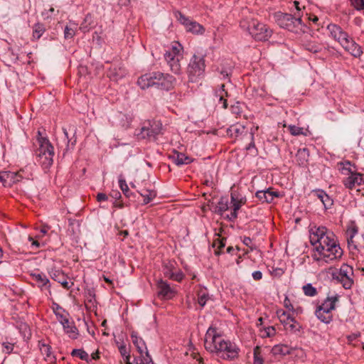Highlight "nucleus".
<instances>
[{
	"mask_svg": "<svg viewBox=\"0 0 364 364\" xmlns=\"http://www.w3.org/2000/svg\"><path fill=\"white\" fill-rule=\"evenodd\" d=\"M181 49H182L181 45L178 43V44H176V45L173 46L172 48H171V50H168V51H166V53H169L171 55H174L175 57L176 56H177V57H182V55L180 53Z\"/></svg>",
	"mask_w": 364,
	"mask_h": 364,
	"instance_id": "09e8293b",
	"label": "nucleus"
},
{
	"mask_svg": "<svg viewBox=\"0 0 364 364\" xmlns=\"http://www.w3.org/2000/svg\"><path fill=\"white\" fill-rule=\"evenodd\" d=\"M277 316L280 321L284 326H287L290 322L296 323L295 318L293 316H291L289 314H287L284 311H278Z\"/></svg>",
	"mask_w": 364,
	"mask_h": 364,
	"instance_id": "e433bc0d",
	"label": "nucleus"
},
{
	"mask_svg": "<svg viewBox=\"0 0 364 364\" xmlns=\"http://www.w3.org/2000/svg\"><path fill=\"white\" fill-rule=\"evenodd\" d=\"M284 306H285V308L288 309L289 311L294 310V306L291 304L289 299L287 296H286L284 299Z\"/></svg>",
	"mask_w": 364,
	"mask_h": 364,
	"instance_id": "4d7b16f0",
	"label": "nucleus"
},
{
	"mask_svg": "<svg viewBox=\"0 0 364 364\" xmlns=\"http://www.w3.org/2000/svg\"><path fill=\"white\" fill-rule=\"evenodd\" d=\"M205 68L204 58L194 55L191 59L187 68L189 81L192 82H196L204 74Z\"/></svg>",
	"mask_w": 364,
	"mask_h": 364,
	"instance_id": "0eeeda50",
	"label": "nucleus"
},
{
	"mask_svg": "<svg viewBox=\"0 0 364 364\" xmlns=\"http://www.w3.org/2000/svg\"><path fill=\"white\" fill-rule=\"evenodd\" d=\"M277 23L283 28L291 32L298 33L301 31L302 19L301 14H294L277 12L274 14Z\"/></svg>",
	"mask_w": 364,
	"mask_h": 364,
	"instance_id": "20e7f679",
	"label": "nucleus"
},
{
	"mask_svg": "<svg viewBox=\"0 0 364 364\" xmlns=\"http://www.w3.org/2000/svg\"><path fill=\"white\" fill-rule=\"evenodd\" d=\"M124 75V72L120 69L116 67L112 68L107 73V76L113 80H118V79L122 78Z\"/></svg>",
	"mask_w": 364,
	"mask_h": 364,
	"instance_id": "ea45409f",
	"label": "nucleus"
},
{
	"mask_svg": "<svg viewBox=\"0 0 364 364\" xmlns=\"http://www.w3.org/2000/svg\"><path fill=\"white\" fill-rule=\"evenodd\" d=\"M162 134V124L160 121H148L136 134L139 138L155 141L157 136Z\"/></svg>",
	"mask_w": 364,
	"mask_h": 364,
	"instance_id": "423d86ee",
	"label": "nucleus"
},
{
	"mask_svg": "<svg viewBox=\"0 0 364 364\" xmlns=\"http://www.w3.org/2000/svg\"><path fill=\"white\" fill-rule=\"evenodd\" d=\"M338 166L341 173L348 176L357 172L355 166L352 165L349 161L340 162L338 164Z\"/></svg>",
	"mask_w": 364,
	"mask_h": 364,
	"instance_id": "a878e982",
	"label": "nucleus"
},
{
	"mask_svg": "<svg viewBox=\"0 0 364 364\" xmlns=\"http://www.w3.org/2000/svg\"><path fill=\"white\" fill-rule=\"evenodd\" d=\"M108 199L107 196L103 193H99L97 196V200L98 202L105 201Z\"/></svg>",
	"mask_w": 364,
	"mask_h": 364,
	"instance_id": "bf43d9fd",
	"label": "nucleus"
},
{
	"mask_svg": "<svg viewBox=\"0 0 364 364\" xmlns=\"http://www.w3.org/2000/svg\"><path fill=\"white\" fill-rule=\"evenodd\" d=\"M15 172L1 171L0 172V182L4 186H10L11 183L18 182L19 179L16 178Z\"/></svg>",
	"mask_w": 364,
	"mask_h": 364,
	"instance_id": "b1692460",
	"label": "nucleus"
},
{
	"mask_svg": "<svg viewBox=\"0 0 364 364\" xmlns=\"http://www.w3.org/2000/svg\"><path fill=\"white\" fill-rule=\"evenodd\" d=\"M16 174V178L30 180L32 179L33 173L31 172V166H26L25 168L21 169L18 172L15 173Z\"/></svg>",
	"mask_w": 364,
	"mask_h": 364,
	"instance_id": "f704fd0d",
	"label": "nucleus"
},
{
	"mask_svg": "<svg viewBox=\"0 0 364 364\" xmlns=\"http://www.w3.org/2000/svg\"><path fill=\"white\" fill-rule=\"evenodd\" d=\"M204 346L210 353H216L221 358L232 360L238 358L240 348L230 341L224 340L216 328L210 326L206 331Z\"/></svg>",
	"mask_w": 364,
	"mask_h": 364,
	"instance_id": "f257e3e1",
	"label": "nucleus"
},
{
	"mask_svg": "<svg viewBox=\"0 0 364 364\" xmlns=\"http://www.w3.org/2000/svg\"><path fill=\"white\" fill-rule=\"evenodd\" d=\"M50 277L61 284V285L66 289H69L70 286L69 285L68 282L64 274L59 269H52L50 272Z\"/></svg>",
	"mask_w": 364,
	"mask_h": 364,
	"instance_id": "5701e85b",
	"label": "nucleus"
},
{
	"mask_svg": "<svg viewBox=\"0 0 364 364\" xmlns=\"http://www.w3.org/2000/svg\"><path fill=\"white\" fill-rule=\"evenodd\" d=\"M267 336L271 337L274 336L276 333V330L273 326H269L265 329Z\"/></svg>",
	"mask_w": 364,
	"mask_h": 364,
	"instance_id": "13d9d810",
	"label": "nucleus"
},
{
	"mask_svg": "<svg viewBox=\"0 0 364 364\" xmlns=\"http://www.w3.org/2000/svg\"><path fill=\"white\" fill-rule=\"evenodd\" d=\"M343 183L346 188L353 189L363 184L364 181L362 174L356 172L343 179Z\"/></svg>",
	"mask_w": 364,
	"mask_h": 364,
	"instance_id": "dca6fc26",
	"label": "nucleus"
},
{
	"mask_svg": "<svg viewBox=\"0 0 364 364\" xmlns=\"http://www.w3.org/2000/svg\"><path fill=\"white\" fill-rule=\"evenodd\" d=\"M178 19L181 23L186 26L188 31L192 32L193 33L202 34L205 31V28L202 25L196 21L189 19L181 12H178Z\"/></svg>",
	"mask_w": 364,
	"mask_h": 364,
	"instance_id": "ddd939ff",
	"label": "nucleus"
},
{
	"mask_svg": "<svg viewBox=\"0 0 364 364\" xmlns=\"http://www.w3.org/2000/svg\"><path fill=\"white\" fill-rule=\"evenodd\" d=\"M139 193L144 198V204L150 203L156 196V192L151 190H142Z\"/></svg>",
	"mask_w": 364,
	"mask_h": 364,
	"instance_id": "a19ab883",
	"label": "nucleus"
},
{
	"mask_svg": "<svg viewBox=\"0 0 364 364\" xmlns=\"http://www.w3.org/2000/svg\"><path fill=\"white\" fill-rule=\"evenodd\" d=\"M309 156V150L306 148L299 149L296 154V159L300 166H304Z\"/></svg>",
	"mask_w": 364,
	"mask_h": 364,
	"instance_id": "2f4dec72",
	"label": "nucleus"
},
{
	"mask_svg": "<svg viewBox=\"0 0 364 364\" xmlns=\"http://www.w3.org/2000/svg\"><path fill=\"white\" fill-rule=\"evenodd\" d=\"M294 4L295 8H296V9L297 11V12L295 13L294 14H299L302 15V13L301 12V8L299 6V4H300L299 2L297 1H294Z\"/></svg>",
	"mask_w": 364,
	"mask_h": 364,
	"instance_id": "774afa93",
	"label": "nucleus"
},
{
	"mask_svg": "<svg viewBox=\"0 0 364 364\" xmlns=\"http://www.w3.org/2000/svg\"><path fill=\"white\" fill-rule=\"evenodd\" d=\"M293 348L283 344L275 345L271 350L274 355L284 356L291 353Z\"/></svg>",
	"mask_w": 364,
	"mask_h": 364,
	"instance_id": "bb28decb",
	"label": "nucleus"
},
{
	"mask_svg": "<svg viewBox=\"0 0 364 364\" xmlns=\"http://www.w3.org/2000/svg\"><path fill=\"white\" fill-rule=\"evenodd\" d=\"M132 342L140 354V362L137 364H154V362L149 354L144 341L137 336V333L132 331L131 333Z\"/></svg>",
	"mask_w": 364,
	"mask_h": 364,
	"instance_id": "1a4fd4ad",
	"label": "nucleus"
},
{
	"mask_svg": "<svg viewBox=\"0 0 364 364\" xmlns=\"http://www.w3.org/2000/svg\"><path fill=\"white\" fill-rule=\"evenodd\" d=\"M358 233V228L354 226L347 230L346 237L348 247L350 248L353 247L354 249L356 248V245L354 244L353 238Z\"/></svg>",
	"mask_w": 364,
	"mask_h": 364,
	"instance_id": "72a5a7b5",
	"label": "nucleus"
},
{
	"mask_svg": "<svg viewBox=\"0 0 364 364\" xmlns=\"http://www.w3.org/2000/svg\"><path fill=\"white\" fill-rule=\"evenodd\" d=\"M77 24L74 22H69L68 25L65 26L64 29V38L65 39H71L73 38L75 33L77 30Z\"/></svg>",
	"mask_w": 364,
	"mask_h": 364,
	"instance_id": "473e14b6",
	"label": "nucleus"
},
{
	"mask_svg": "<svg viewBox=\"0 0 364 364\" xmlns=\"http://www.w3.org/2000/svg\"><path fill=\"white\" fill-rule=\"evenodd\" d=\"M69 314L65 311L57 314V319L63 327L64 331L71 339H76L78 336V330L73 322H70Z\"/></svg>",
	"mask_w": 364,
	"mask_h": 364,
	"instance_id": "9d476101",
	"label": "nucleus"
},
{
	"mask_svg": "<svg viewBox=\"0 0 364 364\" xmlns=\"http://www.w3.org/2000/svg\"><path fill=\"white\" fill-rule=\"evenodd\" d=\"M315 194L318 197V198L320 199L321 203L323 204V206L326 209L331 208L333 205V201L330 198L328 195L326 193L325 191L322 190H316L314 191Z\"/></svg>",
	"mask_w": 364,
	"mask_h": 364,
	"instance_id": "cd10ccee",
	"label": "nucleus"
},
{
	"mask_svg": "<svg viewBox=\"0 0 364 364\" xmlns=\"http://www.w3.org/2000/svg\"><path fill=\"white\" fill-rule=\"evenodd\" d=\"M328 28L332 37L338 41L341 45L349 37L347 33L343 31L340 26L336 24L328 25Z\"/></svg>",
	"mask_w": 364,
	"mask_h": 364,
	"instance_id": "a211bd4d",
	"label": "nucleus"
},
{
	"mask_svg": "<svg viewBox=\"0 0 364 364\" xmlns=\"http://www.w3.org/2000/svg\"><path fill=\"white\" fill-rule=\"evenodd\" d=\"M231 200L233 204V210L237 211L240 208L242 203H244L242 199L238 200L235 193H231Z\"/></svg>",
	"mask_w": 364,
	"mask_h": 364,
	"instance_id": "a18cd8bd",
	"label": "nucleus"
},
{
	"mask_svg": "<svg viewBox=\"0 0 364 364\" xmlns=\"http://www.w3.org/2000/svg\"><path fill=\"white\" fill-rule=\"evenodd\" d=\"M314 237H316L315 242L313 241V238L311 240V242L314 246V245L321 243V241H323V240H326V238L328 240L332 237H335V235L333 232L328 230L325 227H319L314 232Z\"/></svg>",
	"mask_w": 364,
	"mask_h": 364,
	"instance_id": "6ab92c4d",
	"label": "nucleus"
},
{
	"mask_svg": "<svg viewBox=\"0 0 364 364\" xmlns=\"http://www.w3.org/2000/svg\"><path fill=\"white\" fill-rule=\"evenodd\" d=\"M255 196L262 203H272L275 198L279 197V193L277 191H273L271 188L264 191H258L255 193Z\"/></svg>",
	"mask_w": 364,
	"mask_h": 364,
	"instance_id": "f3484780",
	"label": "nucleus"
},
{
	"mask_svg": "<svg viewBox=\"0 0 364 364\" xmlns=\"http://www.w3.org/2000/svg\"><path fill=\"white\" fill-rule=\"evenodd\" d=\"M225 240L226 239L225 238H222V239H220V238H217L215 241H214V244H213V246L217 248V250L215 251V254L216 255H218L220 253V250L225 247Z\"/></svg>",
	"mask_w": 364,
	"mask_h": 364,
	"instance_id": "49530a36",
	"label": "nucleus"
},
{
	"mask_svg": "<svg viewBox=\"0 0 364 364\" xmlns=\"http://www.w3.org/2000/svg\"><path fill=\"white\" fill-rule=\"evenodd\" d=\"M228 209V198L227 197H221L216 207L215 212L222 215Z\"/></svg>",
	"mask_w": 364,
	"mask_h": 364,
	"instance_id": "c9c22d12",
	"label": "nucleus"
},
{
	"mask_svg": "<svg viewBox=\"0 0 364 364\" xmlns=\"http://www.w3.org/2000/svg\"><path fill=\"white\" fill-rule=\"evenodd\" d=\"M248 31L250 34L257 41H267L272 36V31L267 26L256 20L249 23Z\"/></svg>",
	"mask_w": 364,
	"mask_h": 364,
	"instance_id": "6e6552de",
	"label": "nucleus"
},
{
	"mask_svg": "<svg viewBox=\"0 0 364 364\" xmlns=\"http://www.w3.org/2000/svg\"><path fill=\"white\" fill-rule=\"evenodd\" d=\"M215 96L218 98V101L223 103V107L226 109L228 107V102L225 97L228 96V92L225 90V85H221L219 90H215Z\"/></svg>",
	"mask_w": 364,
	"mask_h": 364,
	"instance_id": "7c9ffc66",
	"label": "nucleus"
},
{
	"mask_svg": "<svg viewBox=\"0 0 364 364\" xmlns=\"http://www.w3.org/2000/svg\"><path fill=\"white\" fill-rule=\"evenodd\" d=\"M289 130L290 133L294 136H298L300 134H303V128L295 126V125H289Z\"/></svg>",
	"mask_w": 364,
	"mask_h": 364,
	"instance_id": "8fccbe9b",
	"label": "nucleus"
},
{
	"mask_svg": "<svg viewBox=\"0 0 364 364\" xmlns=\"http://www.w3.org/2000/svg\"><path fill=\"white\" fill-rule=\"evenodd\" d=\"M162 77V73L153 72L141 75L137 81L138 85L143 90L149 88L152 86L158 87V82Z\"/></svg>",
	"mask_w": 364,
	"mask_h": 364,
	"instance_id": "f8f14e48",
	"label": "nucleus"
},
{
	"mask_svg": "<svg viewBox=\"0 0 364 364\" xmlns=\"http://www.w3.org/2000/svg\"><path fill=\"white\" fill-rule=\"evenodd\" d=\"M314 249L316 253L314 254L313 258L317 262L329 263L340 259L343 254L336 236L328 240L326 238V240H323L321 243L314 245Z\"/></svg>",
	"mask_w": 364,
	"mask_h": 364,
	"instance_id": "f03ea898",
	"label": "nucleus"
},
{
	"mask_svg": "<svg viewBox=\"0 0 364 364\" xmlns=\"http://www.w3.org/2000/svg\"><path fill=\"white\" fill-rule=\"evenodd\" d=\"M70 354L73 357H79L81 360H85L87 363H90L91 361L88 353L83 349H73Z\"/></svg>",
	"mask_w": 364,
	"mask_h": 364,
	"instance_id": "58836bf2",
	"label": "nucleus"
},
{
	"mask_svg": "<svg viewBox=\"0 0 364 364\" xmlns=\"http://www.w3.org/2000/svg\"><path fill=\"white\" fill-rule=\"evenodd\" d=\"M55 307L53 308V312L54 314H55V316H57V314L58 313H63V311H65L64 309H63V308L61 306H60L58 304H55Z\"/></svg>",
	"mask_w": 364,
	"mask_h": 364,
	"instance_id": "e2e57ef3",
	"label": "nucleus"
},
{
	"mask_svg": "<svg viewBox=\"0 0 364 364\" xmlns=\"http://www.w3.org/2000/svg\"><path fill=\"white\" fill-rule=\"evenodd\" d=\"M261 349L259 346L254 348V364H263V359L260 355Z\"/></svg>",
	"mask_w": 364,
	"mask_h": 364,
	"instance_id": "de8ad7c7",
	"label": "nucleus"
},
{
	"mask_svg": "<svg viewBox=\"0 0 364 364\" xmlns=\"http://www.w3.org/2000/svg\"><path fill=\"white\" fill-rule=\"evenodd\" d=\"M175 82L176 78L173 76L162 73V77H160L158 82V88L167 91L170 90L174 87Z\"/></svg>",
	"mask_w": 364,
	"mask_h": 364,
	"instance_id": "4be33fe9",
	"label": "nucleus"
},
{
	"mask_svg": "<svg viewBox=\"0 0 364 364\" xmlns=\"http://www.w3.org/2000/svg\"><path fill=\"white\" fill-rule=\"evenodd\" d=\"M169 278L177 282H181L183 278V274L181 271L173 272L170 274Z\"/></svg>",
	"mask_w": 364,
	"mask_h": 364,
	"instance_id": "603ef678",
	"label": "nucleus"
},
{
	"mask_svg": "<svg viewBox=\"0 0 364 364\" xmlns=\"http://www.w3.org/2000/svg\"><path fill=\"white\" fill-rule=\"evenodd\" d=\"M171 159L177 166L189 164L192 162V159L189 156L176 151L173 153Z\"/></svg>",
	"mask_w": 364,
	"mask_h": 364,
	"instance_id": "393cba45",
	"label": "nucleus"
},
{
	"mask_svg": "<svg viewBox=\"0 0 364 364\" xmlns=\"http://www.w3.org/2000/svg\"><path fill=\"white\" fill-rule=\"evenodd\" d=\"M31 277L33 279L38 283V287L43 289L45 287L46 289H49V279L47 278V277L43 274V273H33L31 274Z\"/></svg>",
	"mask_w": 364,
	"mask_h": 364,
	"instance_id": "c85d7f7f",
	"label": "nucleus"
},
{
	"mask_svg": "<svg viewBox=\"0 0 364 364\" xmlns=\"http://www.w3.org/2000/svg\"><path fill=\"white\" fill-rule=\"evenodd\" d=\"M164 57L170 67L171 70L173 73L179 75L181 70L180 60L182 58V57H175L174 55H171L169 53H165Z\"/></svg>",
	"mask_w": 364,
	"mask_h": 364,
	"instance_id": "aec40b11",
	"label": "nucleus"
},
{
	"mask_svg": "<svg viewBox=\"0 0 364 364\" xmlns=\"http://www.w3.org/2000/svg\"><path fill=\"white\" fill-rule=\"evenodd\" d=\"M50 228V227L48 225H46V224H43L41 228H40V232L41 233H42L43 235H46L48 230Z\"/></svg>",
	"mask_w": 364,
	"mask_h": 364,
	"instance_id": "680f3d73",
	"label": "nucleus"
},
{
	"mask_svg": "<svg viewBox=\"0 0 364 364\" xmlns=\"http://www.w3.org/2000/svg\"><path fill=\"white\" fill-rule=\"evenodd\" d=\"M303 291L305 295L314 296L317 294L316 289L311 284H307L303 287Z\"/></svg>",
	"mask_w": 364,
	"mask_h": 364,
	"instance_id": "37998d69",
	"label": "nucleus"
},
{
	"mask_svg": "<svg viewBox=\"0 0 364 364\" xmlns=\"http://www.w3.org/2000/svg\"><path fill=\"white\" fill-rule=\"evenodd\" d=\"M119 187H120L121 190L122 191L123 193L127 198H129L130 195L132 193H130L129 188L128 187V185L127 184L125 179L122 177V175L119 176Z\"/></svg>",
	"mask_w": 364,
	"mask_h": 364,
	"instance_id": "79ce46f5",
	"label": "nucleus"
},
{
	"mask_svg": "<svg viewBox=\"0 0 364 364\" xmlns=\"http://www.w3.org/2000/svg\"><path fill=\"white\" fill-rule=\"evenodd\" d=\"M42 353L46 355L47 357H50L51 353V347L48 345L43 344L41 348Z\"/></svg>",
	"mask_w": 364,
	"mask_h": 364,
	"instance_id": "6e6d98bb",
	"label": "nucleus"
},
{
	"mask_svg": "<svg viewBox=\"0 0 364 364\" xmlns=\"http://www.w3.org/2000/svg\"><path fill=\"white\" fill-rule=\"evenodd\" d=\"M156 287L158 296L162 299H171L175 296L174 289L162 279L158 281Z\"/></svg>",
	"mask_w": 364,
	"mask_h": 364,
	"instance_id": "4468645a",
	"label": "nucleus"
},
{
	"mask_svg": "<svg viewBox=\"0 0 364 364\" xmlns=\"http://www.w3.org/2000/svg\"><path fill=\"white\" fill-rule=\"evenodd\" d=\"M46 31V27L43 23H36L33 27V38L39 39Z\"/></svg>",
	"mask_w": 364,
	"mask_h": 364,
	"instance_id": "4c0bfd02",
	"label": "nucleus"
},
{
	"mask_svg": "<svg viewBox=\"0 0 364 364\" xmlns=\"http://www.w3.org/2000/svg\"><path fill=\"white\" fill-rule=\"evenodd\" d=\"M118 348L122 357L127 356V355L129 354V350L127 349L125 344L122 343L120 346H118Z\"/></svg>",
	"mask_w": 364,
	"mask_h": 364,
	"instance_id": "864d4df0",
	"label": "nucleus"
},
{
	"mask_svg": "<svg viewBox=\"0 0 364 364\" xmlns=\"http://www.w3.org/2000/svg\"><path fill=\"white\" fill-rule=\"evenodd\" d=\"M36 143V155L37 161L43 169H47L53 164L54 148L46 137L41 136L40 131H38Z\"/></svg>",
	"mask_w": 364,
	"mask_h": 364,
	"instance_id": "7ed1b4c3",
	"label": "nucleus"
},
{
	"mask_svg": "<svg viewBox=\"0 0 364 364\" xmlns=\"http://www.w3.org/2000/svg\"><path fill=\"white\" fill-rule=\"evenodd\" d=\"M341 46L346 50L348 51L355 58L360 57L363 53L361 47L350 37L344 41Z\"/></svg>",
	"mask_w": 364,
	"mask_h": 364,
	"instance_id": "2eb2a0df",
	"label": "nucleus"
},
{
	"mask_svg": "<svg viewBox=\"0 0 364 364\" xmlns=\"http://www.w3.org/2000/svg\"><path fill=\"white\" fill-rule=\"evenodd\" d=\"M209 299L208 294L205 293L204 291L201 290L198 294V302L200 306L203 307L207 301Z\"/></svg>",
	"mask_w": 364,
	"mask_h": 364,
	"instance_id": "c03bdc74",
	"label": "nucleus"
},
{
	"mask_svg": "<svg viewBox=\"0 0 364 364\" xmlns=\"http://www.w3.org/2000/svg\"><path fill=\"white\" fill-rule=\"evenodd\" d=\"M353 267L346 264H343L340 268L336 279L342 284L346 289H348L351 288L353 284Z\"/></svg>",
	"mask_w": 364,
	"mask_h": 364,
	"instance_id": "9b49d317",
	"label": "nucleus"
},
{
	"mask_svg": "<svg viewBox=\"0 0 364 364\" xmlns=\"http://www.w3.org/2000/svg\"><path fill=\"white\" fill-rule=\"evenodd\" d=\"M255 280H260L262 278V273L261 271H255L252 274Z\"/></svg>",
	"mask_w": 364,
	"mask_h": 364,
	"instance_id": "052dcab7",
	"label": "nucleus"
},
{
	"mask_svg": "<svg viewBox=\"0 0 364 364\" xmlns=\"http://www.w3.org/2000/svg\"><path fill=\"white\" fill-rule=\"evenodd\" d=\"M2 346L4 348V351L7 354L11 353L14 349V345L10 343L4 342Z\"/></svg>",
	"mask_w": 364,
	"mask_h": 364,
	"instance_id": "5fc2aeb1",
	"label": "nucleus"
},
{
	"mask_svg": "<svg viewBox=\"0 0 364 364\" xmlns=\"http://www.w3.org/2000/svg\"><path fill=\"white\" fill-rule=\"evenodd\" d=\"M337 301V296L328 297L321 305L317 306L315 315L318 319L324 323H331L333 319L331 311L335 309Z\"/></svg>",
	"mask_w": 364,
	"mask_h": 364,
	"instance_id": "39448f33",
	"label": "nucleus"
},
{
	"mask_svg": "<svg viewBox=\"0 0 364 364\" xmlns=\"http://www.w3.org/2000/svg\"><path fill=\"white\" fill-rule=\"evenodd\" d=\"M64 140L66 141V151L73 149L76 144L75 129L70 127L68 129L63 128Z\"/></svg>",
	"mask_w": 364,
	"mask_h": 364,
	"instance_id": "412c9836",
	"label": "nucleus"
},
{
	"mask_svg": "<svg viewBox=\"0 0 364 364\" xmlns=\"http://www.w3.org/2000/svg\"><path fill=\"white\" fill-rule=\"evenodd\" d=\"M350 3L351 5L358 11L364 9V0H350Z\"/></svg>",
	"mask_w": 364,
	"mask_h": 364,
	"instance_id": "3c124183",
	"label": "nucleus"
},
{
	"mask_svg": "<svg viewBox=\"0 0 364 364\" xmlns=\"http://www.w3.org/2000/svg\"><path fill=\"white\" fill-rule=\"evenodd\" d=\"M242 242L244 245H245L247 247H251V245L252 243V239L249 237H245Z\"/></svg>",
	"mask_w": 364,
	"mask_h": 364,
	"instance_id": "69168bd1",
	"label": "nucleus"
},
{
	"mask_svg": "<svg viewBox=\"0 0 364 364\" xmlns=\"http://www.w3.org/2000/svg\"><path fill=\"white\" fill-rule=\"evenodd\" d=\"M250 135H251V142L246 147L247 150H250L252 148H255V141H254V134L252 133H251Z\"/></svg>",
	"mask_w": 364,
	"mask_h": 364,
	"instance_id": "0e129e2a",
	"label": "nucleus"
},
{
	"mask_svg": "<svg viewBox=\"0 0 364 364\" xmlns=\"http://www.w3.org/2000/svg\"><path fill=\"white\" fill-rule=\"evenodd\" d=\"M245 127L244 126H242L240 124H234L230 126L227 129V134L233 138H236L243 134L245 132Z\"/></svg>",
	"mask_w": 364,
	"mask_h": 364,
	"instance_id": "c756f323",
	"label": "nucleus"
},
{
	"mask_svg": "<svg viewBox=\"0 0 364 364\" xmlns=\"http://www.w3.org/2000/svg\"><path fill=\"white\" fill-rule=\"evenodd\" d=\"M309 51L312 53H318L320 50V48L317 46H311L307 48Z\"/></svg>",
	"mask_w": 364,
	"mask_h": 364,
	"instance_id": "338daca9",
	"label": "nucleus"
}]
</instances>
